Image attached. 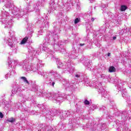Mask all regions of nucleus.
I'll list each match as a JSON object with an SVG mask.
<instances>
[{"instance_id":"f257e3e1","label":"nucleus","mask_w":131,"mask_h":131,"mask_svg":"<svg viewBox=\"0 0 131 131\" xmlns=\"http://www.w3.org/2000/svg\"><path fill=\"white\" fill-rule=\"evenodd\" d=\"M59 39V36L58 34L55 33H50L49 35L45 38V42L44 46L46 45H49L50 43L54 45V49L55 51H60V53L63 54L65 53V48H64V43L60 41L58 42V44H55L56 40Z\"/></svg>"},{"instance_id":"f03ea898","label":"nucleus","mask_w":131,"mask_h":131,"mask_svg":"<svg viewBox=\"0 0 131 131\" xmlns=\"http://www.w3.org/2000/svg\"><path fill=\"white\" fill-rule=\"evenodd\" d=\"M37 72L41 76H43L45 79L48 80L49 85L52 86V88H54L56 80L61 78V75L55 71L51 70L47 73L41 70H39Z\"/></svg>"},{"instance_id":"7ed1b4c3","label":"nucleus","mask_w":131,"mask_h":131,"mask_svg":"<svg viewBox=\"0 0 131 131\" xmlns=\"http://www.w3.org/2000/svg\"><path fill=\"white\" fill-rule=\"evenodd\" d=\"M85 84L87 86H95L96 89L98 90V93L101 94L102 98L109 99V94L105 93V89L102 86V83L101 82L93 81V84H92L91 82H85Z\"/></svg>"},{"instance_id":"20e7f679","label":"nucleus","mask_w":131,"mask_h":131,"mask_svg":"<svg viewBox=\"0 0 131 131\" xmlns=\"http://www.w3.org/2000/svg\"><path fill=\"white\" fill-rule=\"evenodd\" d=\"M1 22L4 25L5 28H11L12 27V19L10 18L9 12H5L2 13Z\"/></svg>"},{"instance_id":"39448f33","label":"nucleus","mask_w":131,"mask_h":131,"mask_svg":"<svg viewBox=\"0 0 131 131\" xmlns=\"http://www.w3.org/2000/svg\"><path fill=\"white\" fill-rule=\"evenodd\" d=\"M46 97L50 100H53L54 103H61L63 102V98L61 95L56 93H48L46 94Z\"/></svg>"},{"instance_id":"423d86ee","label":"nucleus","mask_w":131,"mask_h":131,"mask_svg":"<svg viewBox=\"0 0 131 131\" xmlns=\"http://www.w3.org/2000/svg\"><path fill=\"white\" fill-rule=\"evenodd\" d=\"M60 113L61 111L58 110H53V111L47 110L46 112L43 113L42 114L45 115L47 119L51 120L52 117L55 115H60Z\"/></svg>"},{"instance_id":"0eeeda50","label":"nucleus","mask_w":131,"mask_h":131,"mask_svg":"<svg viewBox=\"0 0 131 131\" xmlns=\"http://www.w3.org/2000/svg\"><path fill=\"white\" fill-rule=\"evenodd\" d=\"M12 13L14 18H17V19H19V18L23 17V15H25V14H27V11H25L24 10H20L18 9H16L12 10Z\"/></svg>"},{"instance_id":"6e6552de","label":"nucleus","mask_w":131,"mask_h":131,"mask_svg":"<svg viewBox=\"0 0 131 131\" xmlns=\"http://www.w3.org/2000/svg\"><path fill=\"white\" fill-rule=\"evenodd\" d=\"M73 114V112L72 110L63 112L60 111L59 117L61 120H64V119H66L67 117H70Z\"/></svg>"},{"instance_id":"1a4fd4ad","label":"nucleus","mask_w":131,"mask_h":131,"mask_svg":"<svg viewBox=\"0 0 131 131\" xmlns=\"http://www.w3.org/2000/svg\"><path fill=\"white\" fill-rule=\"evenodd\" d=\"M55 128H53L52 126L48 125L47 126V128H46V126L43 124H40L39 125V128H38V131H55Z\"/></svg>"},{"instance_id":"9d476101","label":"nucleus","mask_w":131,"mask_h":131,"mask_svg":"<svg viewBox=\"0 0 131 131\" xmlns=\"http://www.w3.org/2000/svg\"><path fill=\"white\" fill-rule=\"evenodd\" d=\"M64 86L67 91H74L75 90V85L74 83H70L69 80L66 81Z\"/></svg>"},{"instance_id":"9b49d317","label":"nucleus","mask_w":131,"mask_h":131,"mask_svg":"<svg viewBox=\"0 0 131 131\" xmlns=\"http://www.w3.org/2000/svg\"><path fill=\"white\" fill-rule=\"evenodd\" d=\"M8 65L9 67H11V68H13V69H15L16 68V67L17 65H19V61H18L17 60H12L10 57L8 58Z\"/></svg>"},{"instance_id":"f8f14e48","label":"nucleus","mask_w":131,"mask_h":131,"mask_svg":"<svg viewBox=\"0 0 131 131\" xmlns=\"http://www.w3.org/2000/svg\"><path fill=\"white\" fill-rule=\"evenodd\" d=\"M19 66H22L24 70L27 71V66H30L29 63V60L28 59H25L23 61L19 63Z\"/></svg>"},{"instance_id":"ddd939ff","label":"nucleus","mask_w":131,"mask_h":131,"mask_svg":"<svg viewBox=\"0 0 131 131\" xmlns=\"http://www.w3.org/2000/svg\"><path fill=\"white\" fill-rule=\"evenodd\" d=\"M27 71H33V72H37L38 69L36 67L35 64L30 63V66H27Z\"/></svg>"},{"instance_id":"4468645a","label":"nucleus","mask_w":131,"mask_h":131,"mask_svg":"<svg viewBox=\"0 0 131 131\" xmlns=\"http://www.w3.org/2000/svg\"><path fill=\"white\" fill-rule=\"evenodd\" d=\"M4 43H8V46L11 48H13V47H14V42L11 38H9L8 37H5L4 38Z\"/></svg>"},{"instance_id":"2eb2a0df","label":"nucleus","mask_w":131,"mask_h":131,"mask_svg":"<svg viewBox=\"0 0 131 131\" xmlns=\"http://www.w3.org/2000/svg\"><path fill=\"white\" fill-rule=\"evenodd\" d=\"M20 92H22V90L21 88H19V85L16 84L14 86V88L12 91V95H15V94H17V93H20Z\"/></svg>"},{"instance_id":"dca6fc26","label":"nucleus","mask_w":131,"mask_h":131,"mask_svg":"<svg viewBox=\"0 0 131 131\" xmlns=\"http://www.w3.org/2000/svg\"><path fill=\"white\" fill-rule=\"evenodd\" d=\"M56 64L58 68H61V69H67V68H68V66H64L63 65V63L61 62V61L58 60L56 61Z\"/></svg>"},{"instance_id":"f3484780","label":"nucleus","mask_w":131,"mask_h":131,"mask_svg":"<svg viewBox=\"0 0 131 131\" xmlns=\"http://www.w3.org/2000/svg\"><path fill=\"white\" fill-rule=\"evenodd\" d=\"M5 7L7 8H12L14 7V3L12 1L9 2L6 4Z\"/></svg>"},{"instance_id":"a211bd4d","label":"nucleus","mask_w":131,"mask_h":131,"mask_svg":"<svg viewBox=\"0 0 131 131\" xmlns=\"http://www.w3.org/2000/svg\"><path fill=\"white\" fill-rule=\"evenodd\" d=\"M116 86H117L119 91H121V90H122V86H123L122 83H121L120 81H118L116 85Z\"/></svg>"},{"instance_id":"6ab92c4d","label":"nucleus","mask_w":131,"mask_h":131,"mask_svg":"<svg viewBox=\"0 0 131 131\" xmlns=\"http://www.w3.org/2000/svg\"><path fill=\"white\" fill-rule=\"evenodd\" d=\"M128 118V113L124 112L122 114V118H123L124 120H126Z\"/></svg>"},{"instance_id":"aec40b11","label":"nucleus","mask_w":131,"mask_h":131,"mask_svg":"<svg viewBox=\"0 0 131 131\" xmlns=\"http://www.w3.org/2000/svg\"><path fill=\"white\" fill-rule=\"evenodd\" d=\"M71 123L72 124V127H75L76 124H77V121L76 119H73L71 120Z\"/></svg>"},{"instance_id":"412c9836","label":"nucleus","mask_w":131,"mask_h":131,"mask_svg":"<svg viewBox=\"0 0 131 131\" xmlns=\"http://www.w3.org/2000/svg\"><path fill=\"white\" fill-rule=\"evenodd\" d=\"M42 50L43 51H45V52H47V53H51V52L52 53H54V51H52V50L48 48L47 47H46L45 46H43Z\"/></svg>"},{"instance_id":"4be33fe9","label":"nucleus","mask_w":131,"mask_h":131,"mask_svg":"<svg viewBox=\"0 0 131 131\" xmlns=\"http://www.w3.org/2000/svg\"><path fill=\"white\" fill-rule=\"evenodd\" d=\"M37 90H38V86L36 84L32 85L31 91L33 92H37Z\"/></svg>"},{"instance_id":"5701e85b","label":"nucleus","mask_w":131,"mask_h":131,"mask_svg":"<svg viewBox=\"0 0 131 131\" xmlns=\"http://www.w3.org/2000/svg\"><path fill=\"white\" fill-rule=\"evenodd\" d=\"M20 79H21L22 81L25 82V83H27V84H29V82L27 80V78L26 77H21Z\"/></svg>"},{"instance_id":"b1692460","label":"nucleus","mask_w":131,"mask_h":131,"mask_svg":"<svg viewBox=\"0 0 131 131\" xmlns=\"http://www.w3.org/2000/svg\"><path fill=\"white\" fill-rule=\"evenodd\" d=\"M118 131H127V128L124 127V126H119L117 128Z\"/></svg>"},{"instance_id":"393cba45","label":"nucleus","mask_w":131,"mask_h":131,"mask_svg":"<svg viewBox=\"0 0 131 131\" xmlns=\"http://www.w3.org/2000/svg\"><path fill=\"white\" fill-rule=\"evenodd\" d=\"M28 40V37H26L23 39L20 42L21 45H24L25 43H26V42Z\"/></svg>"},{"instance_id":"a878e982","label":"nucleus","mask_w":131,"mask_h":131,"mask_svg":"<svg viewBox=\"0 0 131 131\" xmlns=\"http://www.w3.org/2000/svg\"><path fill=\"white\" fill-rule=\"evenodd\" d=\"M109 72L112 73V72H115V71H116V69H115V68L113 66L109 68Z\"/></svg>"},{"instance_id":"bb28decb","label":"nucleus","mask_w":131,"mask_h":131,"mask_svg":"<svg viewBox=\"0 0 131 131\" xmlns=\"http://www.w3.org/2000/svg\"><path fill=\"white\" fill-rule=\"evenodd\" d=\"M31 54H32V57L34 58H35L36 56H37V51L35 50H33L31 52Z\"/></svg>"},{"instance_id":"cd10ccee","label":"nucleus","mask_w":131,"mask_h":131,"mask_svg":"<svg viewBox=\"0 0 131 131\" xmlns=\"http://www.w3.org/2000/svg\"><path fill=\"white\" fill-rule=\"evenodd\" d=\"M97 105H95V104H93L91 107H90V111H94V110H95V109H97Z\"/></svg>"},{"instance_id":"c85d7f7f","label":"nucleus","mask_w":131,"mask_h":131,"mask_svg":"<svg viewBox=\"0 0 131 131\" xmlns=\"http://www.w3.org/2000/svg\"><path fill=\"white\" fill-rule=\"evenodd\" d=\"M7 121H8V122H11L13 123V122H15V121H16V119H15L14 118H10L7 120Z\"/></svg>"},{"instance_id":"c756f323","label":"nucleus","mask_w":131,"mask_h":131,"mask_svg":"<svg viewBox=\"0 0 131 131\" xmlns=\"http://www.w3.org/2000/svg\"><path fill=\"white\" fill-rule=\"evenodd\" d=\"M37 107L38 108H42V109H43L44 112H47V110L43 108H45V107L43 106V104H39L37 105Z\"/></svg>"},{"instance_id":"7c9ffc66","label":"nucleus","mask_w":131,"mask_h":131,"mask_svg":"<svg viewBox=\"0 0 131 131\" xmlns=\"http://www.w3.org/2000/svg\"><path fill=\"white\" fill-rule=\"evenodd\" d=\"M37 66L38 67H42V61H41V60H39V61L37 62Z\"/></svg>"},{"instance_id":"2f4dec72","label":"nucleus","mask_w":131,"mask_h":131,"mask_svg":"<svg viewBox=\"0 0 131 131\" xmlns=\"http://www.w3.org/2000/svg\"><path fill=\"white\" fill-rule=\"evenodd\" d=\"M122 94L123 98H126L127 97V93L125 92V90L122 91Z\"/></svg>"},{"instance_id":"473e14b6","label":"nucleus","mask_w":131,"mask_h":131,"mask_svg":"<svg viewBox=\"0 0 131 131\" xmlns=\"http://www.w3.org/2000/svg\"><path fill=\"white\" fill-rule=\"evenodd\" d=\"M11 75H13L12 74V73H11V72H9L8 73H7V74H6L5 78L6 79H8V77H10Z\"/></svg>"},{"instance_id":"72a5a7b5","label":"nucleus","mask_w":131,"mask_h":131,"mask_svg":"<svg viewBox=\"0 0 131 131\" xmlns=\"http://www.w3.org/2000/svg\"><path fill=\"white\" fill-rule=\"evenodd\" d=\"M126 9H127L126 6H125L124 5H122L121 6L120 10L122 12H123V11H125V10H126Z\"/></svg>"},{"instance_id":"f704fd0d","label":"nucleus","mask_w":131,"mask_h":131,"mask_svg":"<svg viewBox=\"0 0 131 131\" xmlns=\"http://www.w3.org/2000/svg\"><path fill=\"white\" fill-rule=\"evenodd\" d=\"M44 24H45L44 28H45V29H48V28L49 27V22L45 21L44 23Z\"/></svg>"},{"instance_id":"c9c22d12","label":"nucleus","mask_w":131,"mask_h":131,"mask_svg":"<svg viewBox=\"0 0 131 131\" xmlns=\"http://www.w3.org/2000/svg\"><path fill=\"white\" fill-rule=\"evenodd\" d=\"M100 78H102V79H106L107 78V76L104 74H101L100 75Z\"/></svg>"},{"instance_id":"e433bc0d","label":"nucleus","mask_w":131,"mask_h":131,"mask_svg":"<svg viewBox=\"0 0 131 131\" xmlns=\"http://www.w3.org/2000/svg\"><path fill=\"white\" fill-rule=\"evenodd\" d=\"M80 21V18H76L75 19L74 23H75V24H77V23H79V21Z\"/></svg>"},{"instance_id":"4c0bfd02","label":"nucleus","mask_w":131,"mask_h":131,"mask_svg":"<svg viewBox=\"0 0 131 131\" xmlns=\"http://www.w3.org/2000/svg\"><path fill=\"white\" fill-rule=\"evenodd\" d=\"M98 70L99 71H100V72H103V71H105V70H106V69L105 67H102L101 69H99Z\"/></svg>"},{"instance_id":"58836bf2","label":"nucleus","mask_w":131,"mask_h":131,"mask_svg":"<svg viewBox=\"0 0 131 131\" xmlns=\"http://www.w3.org/2000/svg\"><path fill=\"white\" fill-rule=\"evenodd\" d=\"M84 104L85 105H90V101H89V100L86 99L84 101Z\"/></svg>"},{"instance_id":"ea45409f","label":"nucleus","mask_w":131,"mask_h":131,"mask_svg":"<svg viewBox=\"0 0 131 131\" xmlns=\"http://www.w3.org/2000/svg\"><path fill=\"white\" fill-rule=\"evenodd\" d=\"M106 127V124H103L102 125H101V129H105Z\"/></svg>"},{"instance_id":"a19ab883","label":"nucleus","mask_w":131,"mask_h":131,"mask_svg":"<svg viewBox=\"0 0 131 131\" xmlns=\"http://www.w3.org/2000/svg\"><path fill=\"white\" fill-rule=\"evenodd\" d=\"M75 76L76 78H80V75L78 74H76Z\"/></svg>"},{"instance_id":"79ce46f5","label":"nucleus","mask_w":131,"mask_h":131,"mask_svg":"<svg viewBox=\"0 0 131 131\" xmlns=\"http://www.w3.org/2000/svg\"><path fill=\"white\" fill-rule=\"evenodd\" d=\"M58 126H59V127H61H61L60 128L61 129H64V126H63L62 125H58Z\"/></svg>"},{"instance_id":"37998d69","label":"nucleus","mask_w":131,"mask_h":131,"mask_svg":"<svg viewBox=\"0 0 131 131\" xmlns=\"http://www.w3.org/2000/svg\"><path fill=\"white\" fill-rule=\"evenodd\" d=\"M11 73L12 75H14V74H15V73H16V71L13 70L11 72Z\"/></svg>"},{"instance_id":"c03bdc74","label":"nucleus","mask_w":131,"mask_h":131,"mask_svg":"<svg viewBox=\"0 0 131 131\" xmlns=\"http://www.w3.org/2000/svg\"><path fill=\"white\" fill-rule=\"evenodd\" d=\"M4 117V115H3V113H0V118H3Z\"/></svg>"},{"instance_id":"a18cd8bd","label":"nucleus","mask_w":131,"mask_h":131,"mask_svg":"<svg viewBox=\"0 0 131 131\" xmlns=\"http://www.w3.org/2000/svg\"><path fill=\"white\" fill-rule=\"evenodd\" d=\"M101 110H106V107L105 106H102V107H101Z\"/></svg>"},{"instance_id":"49530a36","label":"nucleus","mask_w":131,"mask_h":131,"mask_svg":"<svg viewBox=\"0 0 131 131\" xmlns=\"http://www.w3.org/2000/svg\"><path fill=\"white\" fill-rule=\"evenodd\" d=\"M37 8H38V7L37 6L36 9V12H39L40 10L39 9H37Z\"/></svg>"},{"instance_id":"de8ad7c7","label":"nucleus","mask_w":131,"mask_h":131,"mask_svg":"<svg viewBox=\"0 0 131 131\" xmlns=\"http://www.w3.org/2000/svg\"><path fill=\"white\" fill-rule=\"evenodd\" d=\"M52 60H53L54 61V60H56V58H55V57L53 56V57L52 58Z\"/></svg>"},{"instance_id":"09e8293b","label":"nucleus","mask_w":131,"mask_h":131,"mask_svg":"<svg viewBox=\"0 0 131 131\" xmlns=\"http://www.w3.org/2000/svg\"><path fill=\"white\" fill-rule=\"evenodd\" d=\"M113 39L114 40H115V39H116V37L114 36V37H113Z\"/></svg>"},{"instance_id":"8fccbe9b","label":"nucleus","mask_w":131,"mask_h":131,"mask_svg":"<svg viewBox=\"0 0 131 131\" xmlns=\"http://www.w3.org/2000/svg\"><path fill=\"white\" fill-rule=\"evenodd\" d=\"M80 46H81V47H82L84 46V43H80Z\"/></svg>"},{"instance_id":"3c124183","label":"nucleus","mask_w":131,"mask_h":131,"mask_svg":"<svg viewBox=\"0 0 131 131\" xmlns=\"http://www.w3.org/2000/svg\"><path fill=\"white\" fill-rule=\"evenodd\" d=\"M91 20L92 21V22H94V21H95V18H92L91 19Z\"/></svg>"},{"instance_id":"603ef678","label":"nucleus","mask_w":131,"mask_h":131,"mask_svg":"<svg viewBox=\"0 0 131 131\" xmlns=\"http://www.w3.org/2000/svg\"><path fill=\"white\" fill-rule=\"evenodd\" d=\"M111 55V54L110 53H108V54H107V56H108V57H110V55Z\"/></svg>"},{"instance_id":"864d4df0","label":"nucleus","mask_w":131,"mask_h":131,"mask_svg":"<svg viewBox=\"0 0 131 131\" xmlns=\"http://www.w3.org/2000/svg\"><path fill=\"white\" fill-rule=\"evenodd\" d=\"M4 2H5V1L4 0H0V3H4Z\"/></svg>"},{"instance_id":"5fc2aeb1","label":"nucleus","mask_w":131,"mask_h":131,"mask_svg":"<svg viewBox=\"0 0 131 131\" xmlns=\"http://www.w3.org/2000/svg\"><path fill=\"white\" fill-rule=\"evenodd\" d=\"M89 27H91V25H89Z\"/></svg>"},{"instance_id":"6e6d98bb","label":"nucleus","mask_w":131,"mask_h":131,"mask_svg":"<svg viewBox=\"0 0 131 131\" xmlns=\"http://www.w3.org/2000/svg\"><path fill=\"white\" fill-rule=\"evenodd\" d=\"M129 88L131 89V86H129Z\"/></svg>"},{"instance_id":"4d7b16f0","label":"nucleus","mask_w":131,"mask_h":131,"mask_svg":"<svg viewBox=\"0 0 131 131\" xmlns=\"http://www.w3.org/2000/svg\"><path fill=\"white\" fill-rule=\"evenodd\" d=\"M0 131H2V129H1V128H0Z\"/></svg>"},{"instance_id":"13d9d810","label":"nucleus","mask_w":131,"mask_h":131,"mask_svg":"<svg viewBox=\"0 0 131 131\" xmlns=\"http://www.w3.org/2000/svg\"><path fill=\"white\" fill-rule=\"evenodd\" d=\"M30 11H32V10H30Z\"/></svg>"}]
</instances>
